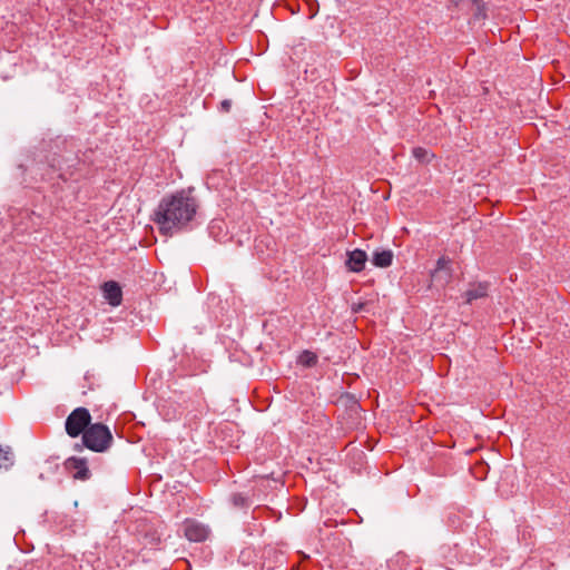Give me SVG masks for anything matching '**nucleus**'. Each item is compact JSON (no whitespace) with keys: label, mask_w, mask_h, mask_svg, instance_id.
<instances>
[{"label":"nucleus","mask_w":570,"mask_h":570,"mask_svg":"<svg viewBox=\"0 0 570 570\" xmlns=\"http://www.w3.org/2000/svg\"><path fill=\"white\" fill-rule=\"evenodd\" d=\"M452 277H453V268H452L451 258H449L448 256H441L436 261L435 268L433 271H431L430 287H433L436 291H442L451 283Z\"/></svg>","instance_id":"obj_4"},{"label":"nucleus","mask_w":570,"mask_h":570,"mask_svg":"<svg viewBox=\"0 0 570 570\" xmlns=\"http://www.w3.org/2000/svg\"><path fill=\"white\" fill-rule=\"evenodd\" d=\"M63 465L75 480L87 481L91 478L88 462L83 458L70 456L65 461Z\"/></svg>","instance_id":"obj_6"},{"label":"nucleus","mask_w":570,"mask_h":570,"mask_svg":"<svg viewBox=\"0 0 570 570\" xmlns=\"http://www.w3.org/2000/svg\"><path fill=\"white\" fill-rule=\"evenodd\" d=\"M82 444H76L75 449L80 451L82 446L97 452H106L114 442V436L109 428L102 423L91 424L82 435Z\"/></svg>","instance_id":"obj_2"},{"label":"nucleus","mask_w":570,"mask_h":570,"mask_svg":"<svg viewBox=\"0 0 570 570\" xmlns=\"http://www.w3.org/2000/svg\"><path fill=\"white\" fill-rule=\"evenodd\" d=\"M363 307H364V304L360 303V304L353 306V311L357 313V312H361L363 309Z\"/></svg>","instance_id":"obj_16"},{"label":"nucleus","mask_w":570,"mask_h":570,"mask_svg":"<svg viewBox=\"0 0 570 570\" xmlns=\"http://www.w3.org/2000/svg\"><path fill=\"white\" fill-rule=\"evenodd\" d=\"M91 425V414L86 407L75 409L66 419L65 429L70 438L83 435L85 431Z\"/></svg>","instance_id":"obj_3"},{"label":"nucleus","mask_w":570,"mask_h":570,"mask_svg":"<svg viewBox=\"0 0 570 570\" xmlns=\"http://www.w3.org/2000/svg\"><path fill=\"white\" fill-rule=\"evenodd\" d=\"M489 283L480 282L470 285L469 289L464 293L465 303L471 304L473 301L488 296Z\"/></svg>","instance_id":"obj_9"},{"label":"nucleus","mask_w":570,"mask_h":570,"mask_svg":"<svg viewBox=\"0 0 570 570\" xmlns=\"http://www.w3.org/2000/svg\"><path fill=\"white\" fill-rule=\"evenodd\" d=\"M104 297L109 305L117 307L122 302V289L120 285L115 281L105 282L101 286Z\"/></svg>","instance_id":"obj_7"},{"label":"nucleus","mask_w":570,"mask_h":570,"mask_svg":"<svg viewBox=\"0 0 570 570\" xmlns=\"http://www.w3.org/2000/svg\"><path fill=\"white\" fill-rule=\"evenodd\" d=\"M58 176H59L60 178H62V179H66V178H65V175H63L62 173H59V174H58Z\"/></svg>","instance_id":"obj_19"},{"label":"nucleus","mask_w":570,"mask_h":570,"mask_svg":"<svg viewBox=\"0 0 570 570\" xmlns=\"http://www.w3.org/2000/svg\"><path fill=\"white\" fill-rule=\"evenodd\" d=\"M413 157L421 163H429L433 155L423 147H415L412 150Z\"/></svg>","instance_id":"obj_14"},{"label":"nucleus","mask_w":570,"mask_h":570,"mask_svg":"<svg viewBox=\"0 0 570 570\" xmlns=\"http://www.w3.org/2000/svg\"><path fill=\"white\" fill-rule=\"evenodd\" d=\"M229 502L236 509H248L253 504L250 492H234L229 495Z\"/></svg>","instance_id":"obj_10"},{"label":"nucleus","mask_w":570,"mask_h":570,"mask_svg":"<svg viewBox=\"0 0 570 570\" xmlns=\"http://www.w3.org/2000/svg\"><path fill=\"white\" fill-rule=\"evenodd\" d=\"M39 479H40V480H46L45 474H43V473H40V474H39Z\"/></svg>","instance_id":"obj_18"},{"label":"nucleus","mask_w":570,"mask_h":570,"mask_svg":"<svg viewBox=\"0 0 570 570\" xmlns=\"http://www.w3.org/2000/svg\"><path fill=\"white\" fill-rule=\"evenodd\" d=\"M393 252L391 249L375 250L372 256V264L385 268L392 265Z\"/></svg>","instance_id":"obj_11"},{"label":"nucleus","mask_w":570,"mask_h":570,"mask_svg":"<svg viewBox=\"0 0 570 570\" xmlns=\"http://www.w3.org/2000/svg\"><path fill=\"white\" fill-rule=\"evenodd\" d=\"M299 363L307 366V367H312V366H315L316 363H317V356L315 353L311 352V351H304L301 355H299Z\"/></svg>","instance_id":"obj_13"},{"label":"nucleus","mask_w":570,"mask_h":570,"mask_svg":"<svg viewBox=\"0 0 570 570\" xmlns=\"http://www.w3.org/2000/svg\"><path fill=\"white\" fill-rule=\"evenodd\" d=\"M0 458H3V454H0Z\"/></svg>","instance_id":"obj_20"},{"label":"nucleus","mask_w":570,"mask_h":570,"mask_svg":"<svg viewBox=\"0 0 570 570\" xmlns=\"http://www.w3.org/2000/svg\"><path fill=\"white\" fill-rule=\"evenodd\" d=\"M0 454H3V458H0V468L8 470L13 465V453L11 448L0 444Z\"/></svg>","instance_id":"obj_12"},{"label":"nucleus","mask_w":570,"mask_h":570,"mask_svg":"<svg viewBox=\"0 0 570 570\" xmlns=\"http://www.w3.org/2000/svg\"><path fill=\"white\" fill-rule=\"evenodd\" d=\"M51 166H52V168H57L58 171H60L62 169L60 161H58L57 165L52 164Z\"/></svg>","instance_id":"obj_17"},{"label":"nucleus","mask_w":570,"mask_h":570,"mask_svg":"<svg viewBox=\"0 0 570 570\" xmlns=\"http://www.w3.org/2000/svg\"><path fill=\"white\" fill-rule=\"evenodd\" d=\"M367 255L362 249H354L347 254L346 265L350 271L358 273L364 269Z\"/></svg>","instance_id":"obj_8"},{"label":"nucleus","mask_w":570,"mask_h":570,"mask_svg":"<svg viewBox=\"0 0 570 570\" xmlns=\"http://www.w3.org/2000/svg\"><path fill=\"white\" fill-rule=\"evenodd\" d=\"M199 209L193 189H181L164 196L153 214V222L161 235L174 236L191 228Z\"/></svg>","instance_id":"obj_1"},{"label":"nucleus","mask_w":570,"mask_h":570,"mask_svg":"<svg viewBox=\"0 0 570 570\" xmlns=\"http://www.w3.org/2000/svg\"><path fill=\"white\" fill-rule=\"evenodd\" d=\"M184 537L190 542H204L210 534V529L195 520L186 519L183 524Z\"/></svg>","instance_id":"obj_5"},{"label":"nucleus","mask_w":570,"mask_h":570,"mask_svg":"<svg viewBox=\"0 0 570 570\" xmlns=\"http://www.w3.org/2000/svg\"><path fill=\"white\" fill-rule=\"evenodd\" d=\"M232 107V101L228 99H225L220 102V110L224 112H228Z\"/></svg>","instance_id":"obj_15"}]
</instances>
